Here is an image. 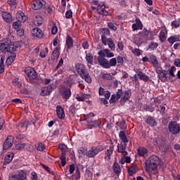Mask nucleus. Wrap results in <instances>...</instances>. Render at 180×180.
Instances as JSON below:
<instances>
[{
  "mask_svg": "<svg viewBox=\"0 0 180 180\" xmlns=\"http://www.w3.org/2000/svg\"><path fill=\"white\" fill-rule=\"evenodd\" d=\"M27 175L23 170H20L18 174H13L9 177V180H26Z\"/></svg>",
  "mask_w": 180,
  "mask_h": 180,
  "instance_id": "obj_10",
  "label": "nucleus"
},
{
  "mask_svg": "<svg viewBox=\"0 0 180 180\" xmlns=\"http://www.w3.org/2000/svg\"><path fill=\"white\" fill-rule=\"evenodd\" d=\"M136 172H137V165L132 164L128 169L129 175H130V176H133Z\"/></svg>",
  "mask_w": 180,
  "mask_h": 180,
  "instance_id": "obj_35",
  "label": "nucleus"
},
{
  "mask_svg": "<svg viewBox=\"0 0 180 180\" xmlns=\"http://www.w3.org/2000/svg\"><path fill=\"white\" fill-rule=\"evenodd\" d=\"M75 68L82 79H84L87 84H92V78L89 75V72L86 70V68H85V65L77 63L75 65Z\"/></svg>",
  "mask_w": 180,
  "mask_h": 180,
  "instance_id": "obj_1",
  "label": "nucleus"
},
{
  "mask_svg": "<svg viewBox=\"0 0 180 180\" xmlns=\"http://www.w3.org/2000/svg\"><path fill=\"white\" fill-rule=\"evenodd\" d=\"M168 130L173 136H179L180 134V124L176 121L169 122Z\"/></svg>",
  "mask_w": 180,
  "mask_h": 180,
  "instance_id": "obj_5",
  "label": "nucleus"
},
{
  "mask_svg": "<svg viewBox=\"0 0 180 180\" xmlns=\"http://www.w3.org/2000/svg\"><path fill=\"white\" fill-rule=\"evenodd\" d=\"M103 79H108V81H110L112 79V75L110 74L104 73L102 75Z\"/></svg>",
  "mask_w": 180,
  "mask_h": 180,
  "instance_id": "obj_58",
  "label": "nucleus"
},
{
  "mask_svg": "<svg viewBox=\"0 0 180 180\" xmlns=\"http://www.w3.org/2000/svg\"><path fill=\"white\" fill-rule=\"evenodd\" d=\"M112 169H113V172H115L116 175H119V174L122 172V169H120V165H119V163H117V162H114L112 165Z\"/></svg>",
  "mask_w": 180,
  "mask_h": 180,
  "instance_id": "obj_36",
  "label": "nucleus"
},
{
  "mask_svg": "<svg viewBox=\"0 0 180 180\" xmlns=\"http://www.w3.org/2000/svg\"><path fill=\"white\" fill-rule=\"evenodd\" d=\"M157 47H158V43L151 42L150 46H149V49H151L152 50H155L157 49Z\"/></svg>",
  "mask_w": 180,
  "mask_h": 180,
  "instance_id": "obj_61",
  "label": "nucleus"
},
{
  "mask_svg": "<svg viewBox=\"0 0 180 180\" xmlns=\"http://www.w3.org/2000/svg\"><path fill=\"white\" fill-rule=\"evenodd\" d=\"M60 94L63 99L68 101V99L71 98V89L65 87L62 88L60 89Z\"/></svg>",
  "mask_w": 180,
  "mask_h": 180,
  "instance_id": "obj_13",
  "label": "nucleus"
},
{
  "mask_svg": "<svg viewBox=\"0 0 180 180\" xmlns=\"http://www.w3.org/2000/svg\"><path fill=\"white\" fill-rule=\"evenodd\" d=\"M31 179L32 180H39V177L37 176V173L35 172H32L31 173Z\"/></svg>",
  "mask_w": 180,
  "mask_h": 180,
  "instance_id": "obj_63",
  "label": "nucleus"
},
{
  "mask_svg": "<svg viewBox=\"0 0 180 180\" xmlns=\"http://www.w3.org/2000/svg\"><path fill=\"white\" fill-rule=\"evenodd\" d=\"M101 41L104 46H106L108 44V38L105 35H101Z\"/></svg>",
  "mask_w": 180,
  "mask_h": 180,
  "instance_id": "obj_64",
  "label": "nucleus"
},
{
  "mask_svg": "<svg viewBox=\"0 0 180 180\" xmlns=\"http://www.w3.org/2000/svg\"><path fill=\"white\" fill-rule=\"evenodd\" d=\"M31 32L32 36L38 37V39H42L43 36H44V33L39 27L34 28Z\"/></svg>",
  "mask_w": 180,
  "mask_h": 180,
  "instance_id": "obj_22",
  "label": "nucleus"
},
{
  "mask_svg": "<svg viewBox=\"0 0 180 180\" xmlns=\"http://www.w3.org/2000/svg\"><path fill=\"white\" fill-rule=\"evenodd\" d=\"M13 153H8L5 157V162L6 164H11V162H12V160H13Z\"/></svg>",
  "mask_w": 180,
  "mask_h": 180,
  "instance_id": "obj_43",
  "label": "nucleus"
},
{
  "mask_svg": "<svg viewBox=\"0 0 180 180\" xmlns=\"http://www.w3.org/2000/svg\"><path fill=\"white\" fill-rule=\"evenodd\" d=\"M153 105H155V108H160V105H161V100L156 97L154 98Z\"/></svg>",
  "mask_w": 180,
  "mask_h": 180,
  "instance_id": "obj_48",
  "label": "nucleus"
},
{
  "mask_svg": "<svg viewBox=\"0 0 180 180\" xmlns=\"http://www.w3.org/2000/svg\"><path fill=\"white\" fill-rule=\"evenodd\" d=\"M150 140H152L153 141H155L158 147H159L160 150H161L162 151H167V150H168V146L165 142V139L162 138H158V139H151Z\"/></svg>",
  "mask_w": 180,
  "mask_h": 180,
  "instance_id": "obj_8",
  "label": "nucleus"
},
{
  "mask_svg": "<svg viewBox=\"0 0 180 180\" xmlns=\"http://www.w3.org/2000/svg\"><path fill=\"white\" fill-rule=\"evenodd\" d=\"M97 12L99 15H103L104 16H108L109 15V12L106 11V6H105V4H103L98 5Z\"/></svg>",
  "mask_w": 180,
  "mask_h": 180,
  "instance_id": "obj_23",
  "label": "nucleus"
},
{
  "mask_svg": "<svg viewBox=\"0 0 180 180\" xmlns=\"http://www.w3.org/2000/svg\"><path fill=\"white\" fill-rule=\"evenodd\" d=\"M124 95V92H123V90L122 89H119L116 94H114L111 96L110 99V103H115L116 101H118Z\"/></svg>",
  "mask_w": 180,
  "mask_h": 180,
  "instance_id": "obj_11",
  "label": "nucleus"
},
{
  "mask_svg": "<svg viewBox=\"0 0 180 180\" xmlns=\"http://www.w3.org/2000/svg\"><path fill=\"white\" fill-rule=\"evenodd\" d=\"M66 46L68 49H70L74 47V39L70 35H67L66 37Z\"/></svg>",
  "mask_w": 180,
  "mask_h": 180,
  "instance_id": "obj_32",
  "label": "nucleus"
},
{
  "mask_svg": "<svg viewBox=\"0 0 180 180\" xmlns=\"http://www.w3.org/2000/svg\"><path fill=\"white\" fill-rule=\"evenodd\" d=\"M127 147V144L121 142L120 143L117 144V152L120 153L123 157H126L127 154V151H126V148Z\"/></svg>",
  "mask_w": 180,
  "mask_h": 180,
  "instance_id": "obj_17",
  "label": "nucleus"
},
{
  "mask_svg": "<svg viewBox=\"0 0 180 180\" xmlns=\"http://www.w3.org/2000/svg\"><path fill=\"white\" fill-rule=\"evenodd\" d=\"M2 18L5 22H7V23H11V22H12V15L8 12H4L2 13Z\"/></svg>",
  "mask_w": 180,
  "mask_h": 180,
  "instance_id": "obj_34",
  "label": "nucleus"
},
{
  "mask_svg": "<svg viewBox=\"0 0 180 180\" xmlns=\"http://www.w3.org/2000/svg\"><path fill=\"white\" fill-rule=\"evenodd\" d=\"M175 71H176V68H175V66H172L169 70V75H170V77H175V73H174L175 72Z\"/></svg>",
  "mask_w": 180,
  "mask_h": 180,
  "instance_id": "obj_49",
  "label": "nucleus"
},
{
  "mask_svg": "<svg viewBox=\"0 0 180 180\" xmlns=\"http://www.w3.org/2000/svg\"><path fill=\"white\" fill-rule=\"evenodd\" d=\"M0 50L2 53H13L16 50V46L12 44L11 39H4L1 41Z\"/></svg>",
  "mask_w": 180,
  "mask_h": 180,
  "instance_id": "obj_2",
  "label": "nucleus"
},
{
  "mask_svg": "<svg viewBox=\"0 0 180 180\" xmlns=\"http://www.w3.org/2000/svg\"><path fill=\"white\" fill-rule=\"evenodd\" d=\"M61 48L60 46H57L54 49L53 51L52 52V55L51 56V60H58L60 58V50Z\"/></svg>",
  "mask_w": 180,
  "mask_h": 180,
  "instance_id": "obj_27",
  "label": "nucleus"
},
{
  "mask_svg": "<svg viewBox=\"0 0 180 180\" xmlns=\"http://www.w3.org/2000/svg\"><path fill=\"white\" fill-rule=\"evenodd\" d=\"M116 64H117V60L116 58H111L110 60V61L108 60V69L110 68V67H115V65H116Z\"/></svg>",
  "mask_w": 180,
  "mask_h": 180,
  "instance_id": "obj_45",
  "label": "nucleus"
},
{
  "mask_svg": "<svg viewBox=\"0 0 180 180\" xmlns=\"http://www.w3.org/2000/svg\"><path fill=\"white\" fill-rule=\"evenodd\" d=\"M44 5V1L36 0L31 5V8H32V9H34V11H39V9H41V8H43Z\"/></svg>",
  "mask_w": 180,
  "mask_h": 180,
  "instance_id": "obj_19",
  "label": "nucleus"
},
{
  "mask_svg": "<svg viewBox=\"0 0 180 180\" xmlns=\"http://www.w3.org/2000/svg\"><path fill=\"white\" fill-rule=\"evenodd\" d=\"M98 63L99 65L103 67V68H107L108 69V60L106 59V58L103 57H98L97 58Z\"/></svg>",
  "mask_w": 180,
  "mask_h": 180,
  "instance_id": "obj_25",
  "label": "nucleus"
},
{
  "mask_svg": "<svg viewBox=\"0 0 180 180\" xmlns=\"http://www.w3.org/2000/svg\"><path fill=\"white\" fill-rule=\"evenodd\" d=\"M25 72L27 75V77L30 81H34V79L37 78V73L36 72V70L31 67L25 68Z\"/></svg>",
  "mask_w": 180,
  "mask_h": 180,
  "instance_id": "obj_9",
  "label": "nucleus"
},
{
  "mask_svg": "<svg viewBox=\"0 0 180 180\" xmlns=\"http://www.w3.org/2000/svg\"><path fill=\"white\" fill-rule=\"evenodd\" d=\"M146 123L148 124V126H150V127H155V126H157V122L155 121V119L151 116H148L146 120Z\"/></svg>",
  "mask_w": 180,
  "mask_h": 180,
  "instance_id": "obj_28",
  "label": "nucleus"
},
{
  "mask_svg": "<svg viewBox=\"0 0 180 180\" xmlns=\"http://www.w3.org/2000/svg\"><path fill=\"white\" fill-rule=\"evenodd\" d=\"M103 151V146L98 145L96 146H92L89 150L86 152V155L89 158H94L98 155V153Z\"/></svg>",
  "mask_w": 180,
  "mask_h": 180,
  "instance_id": "obj_4",
  "label": "nucleus"
},
{
  "mask_svg": "<svg viewBox=\"0 0 180 180\" xmlns=\"http://www.w3.org/2000/svg\"><path fill=\"white\" fill-rule=\"evenodd\" d=\"M160 165V158L153 155L150 156L146 162V171H155Z\"/></svg>",
  "mask_w": 180,
  "mask_h": 180,
  "instance_id": "obj_3",
  "label": "nucleus"
},
{
  "mask_svg": "<svg viewBox=\"0 0 180 180\" xmlns=\"http://www.w3.org/2000/svg\"><path fill=\"white\" fill-rule=\"evenodd\" d=\"M100 32L102 33L101 36H109L110 34V31L108 28H102Z\"/></svg>",
  "mask_w": 180,
  "mask_h": 180,
  "instance_id": "obj_47",
  "label": "nucleus"
},
{
  "mask_svg": "<svg viewBox=\"0 0 180 180\" xmlns=\"http://www.w3.org/2000/svg\"><path fill=\"white\" fill-rule=\"evenodd\" d=\"M139 36H141V37H143V39H148V34H150V32L147 30V29L144 28L142 32H140L139 33Z\"/></svg>",
  "mask_w": 180,
  "mask_h": 180,
  "instance_id": "obj_44",
  "label": "nucleus"
},
{
  "mask_svg": "<svg viewBox=\"0 0 180 180\" xmlns=\"http://www.w3.org/2000/svg\"><path fill=\"white\" fill-rule=\"evenodd\" d=\"M85 60L87 64H90V65H94V55L91 53H86Z\"/></svg>",
  "mask_w": 180,
  "mask_h": 180,
  "instance_id": "obj_38",
  "label": "nucleus"
},
{
  "mask_svg": "<svg viewBox=\"0 0 180 180\" xmlns=\"http://www.w3.org/2000/svg\"><path fill=\"white\" fill-rule=\"evenodd\" d=\"M137 155L139 157L146 158V157H148V150L145 147H139L137 149Z\"/></svg>",
  "mask_w": 180,
  "mask_h": 180,
  "instance_id": "obj_20",
  "label": "nucleus"
},
{
  "mask_svg": "<svg viewBox=\"0 0 180 180\" xmlns=\"http://www.w3.org/2000/svg\"><path fill=\"white\" fill-rule=\"evenodd\" d=\"M130 98H131V91H125L124 96L121 98L120 101V105H122V106H124V105H125L126 102H127V101H129Z\"/></svg>",
  "mask_w": 180,
  "mask_h": 180,
  "instance_id": "obj_15",
  "label": "nucleus"
},
{
  "mask_svg": "<svg viewBox=\"0 0 180 180\" xmlns=\"http://www.w3.org/2000/svg\"><path fill=\"white\" fill-rule=\"evenodd\" d=\"M149 63L152 64L153 67L155 68V70L161 68L157 56L154 54L149 56Z\"/></svg>",
  "mask_w": 180,
  "mask_h": 180,
  "instance_id": "obj_12",
  "label": "nucleus"
},
{
  "mask_svg": "<svg viewBox=\"0 0 180 180\" xmlns=\"http://www.w3.org/2000/svg\"><path fill=\"white\" fill-rule=\"evenodd\" d=\"M171 26H172V27H175V29H178V27H179L180 26V21H178V20L172 21Z\"/></svg>",
  "mask_w": 180,
  "mask_h": 180,
  "instance_id": "obj_53",
  "label": "nucleus"
},
{
  "mask_svg": "<svg viewBox=\"0 0 180 180\" xmlns=\"http://www.w3.org/2000/svg\"><path fill=\"white\" fill-rule=\"evenodd\" d=\"M56 114L58 119H60V120H63V119L65 117V114L64 113V109L61 105H58L56 107Z\"/></svg>",
  "mask_w": 180,
  "mask_h": 180,
  "instance_id": "obj_24",
  "label": "nucleus"
},
{
  "mask_svg": "<svg viewBox=\"0 0 180 180\" xmlns=\"http://www.w3.org/2000/svg\"><path fill=\"white\" fill-rule=\"evenodd\" d=\"M63 64H64V60L63 59V58H61L58 63L57 64L56 67L55 68V71H57V70H58L60 67H63Z\"/></svg>",
  "mask_w": 180,
  "mask_h": 180,
  "instance_id": "obj_55",
  "label": "nucleus"
},
{
  "mask_svg": "<svg viewBox=\"0 0 180 180\" xmlns=\"http://www.w3.org/2000/svg\"><path fill=\"white\" fill-rule=\"evenodd\" d=\"M88 126H91V127H100L101 123L98 120H87Z\"/></svg>",
  "mask_w": 180,
  "mask_h": 180,
  "instance_id": "obj_30",
  "label": "nucleus"
},
{
  "mask_svg": "<svg viewBox=\"0 0 180 180\" xmlns=\"http://www.w3.org/2000/svg\"><path fill=\"white\" fill-rule=\"evenodd\" d=\"M37 150L38 151H44V150H46V146L42 143H39L37 146Z\"/></svg>",
  "mask_w": 180,
  "mask_h": 180,
  "instance_id": "obj_50",
  "label": "nucleus"
},
{
  "mask_svg": "<svg viewBox=\"0 0 180 180\" xmlns=\"http://www.w3.org/2000/svg\"><path fill=\"white\" fill-rule=\"evenodd\" d=\"M20 23H22V21H19V20L13 22V29H15V30H18V29H19V27L20 26Z\"/></svg>",
  "mask_w": 180,
  "mask_h": 180,
  "instance_id": "obj_52",
  "label": "nucleus"
},
{
  "mask_svg": "<svg viewBox=\"0 0 180 180\" xmlns=\"http://www.w3.org/2000/svg\"><path fill=\"white\" fill-rule=\"evenodd\" d=\"M113 150H115V146L111 144L107 151L105 152V158L107 160H110V155L113 154Z\"/></svg>",
  "mask_w": 180,
  "mask_h": 180,
  "instance_id": "obj_31",
  "label": "nucleus"
},
{
  "mask_svg": "<svg viewBox=\"0 0 180 180\" xmlns=\"http://www.w3.org/2000/svg\"><path fill=\"white\" fill-rule=\"evenodd\" d=\"M155 72L158 74V78H159L162 82H167L171 79V78L168 77V71L162 69V67L156 69Z\"/></svg>",
  "mask_w": 180,
  "mask_h": 180,
  "instance_id": "obj_6",
  "label": "nucleus"
},
{
  "mask_svg": "<svg viewBox=\"0 0 180 180\" xmlns=\"http://www.w3.org/2000/svg\"><path fill=\"white\" fill-rule=\"evenodd\" d=\"M117 61L118 64H120L121 65H123V64H124V59L120 56H117Z\"/></svg>",
  "mask_w": 180,
  "mask_h": 180,
  "instance_id": "obj_59",
  "label": "nucleus"
},
{
  "mask_svg": "<svg viewBox=\"0 0 180 180\" xmlns=\"http://www.w3.org/2000/svg\"><path fill=\"white\" fill-rule=\"evenodd\" d=\"M98 57H103L105 58V57H107V58H112V57H115V54L113 53L110 52V50L105 49L104 50H101L98 53Z\"/></svg>",
  "mask_w": 180,
  "mask_h": 180,
  "instance_id": "obj_14",
  "label": "nucleus"
},
{
  "mask_svg": "<svg viewBox=\"0 0 180 180\" xmlns=\"http://www.w3.org/2000/svg\"><path fill=\"white\" fill-rule=\"evenodd\" d=\"M66 19H71L72 18V11L71 10H68L65 13Z\"/></svg>",
  "mask_w": 180,
  "mask_h": 180,
  "instance_id": "obj_62",
  "label": "nucleus"
},
{
  "mask_svg": "<svg viewBox=\"0 0 180 180\" xmlns=\"http://www.w3.org/2000/svg\"><path fill=\"white\" fill-rule=\"evenodd\" d=\"M16 19L19 22H22V23H25V22H26V20H27L28 17H27V15H25V13H23V11H19L16 13Z\"/></svg>",
  "mask_w": 180,
  "mask_h": 180,
  "instance_id": "obj_21",
  "label": "nucleus"
},
{
  "mask_svg": "<svg viewBox=\"0 0 180 180\" xmlns=\"http://www.w3.org/2000/svg\"><path fill=\"white\" fill-rule=\"evenodd\" d=\"M75 176L77 180L81 179V173L79 172V168L78 167L76 168V172H75Z\"/></svg>",
  "mask_w": 180,
  "mask_h": 180,
  "instance_id": "obj_60",
  "label": "nucleus"
},
{
  "mask_svg": "<svg viewBox=\"0 0 180 180\" xmlns=\"http://www.w3.org/2000/svg\"><path fill=\"white\" fill-rule=\"evenodd\" d=\"M167 41H169L170 44H174L176 41H180L179 35H174L169 37Z\"/></svg>",
  "mask_w": 180,
  "mask_h": 180,
  "instance_id": "obj_40",
  "label": "nucleus"
},
{
  "mask_svg": "<svg viewBox=\"0 0 180 180\" xmlns=\"http://www.w3.org/2000/svg\"><path fill=\"white\" fill-rule=\"evenodd\" d=\"M59 148L60 149L61 153H67V150H68V148L65 144H60Z\"/></svg>",
  "mask_w": 180,
  "mask_h": 180,
  "instance_id": "obj_51",
  "label": "nucleus"
},
{
  "mask_svg": "<svg viewBox=\"0 0 180 180\" xmlns=\"http://www.w3.org/2000/svg\"><path fill=\"white\" fill-rule=\"evenodd\" d=\"M47 54H49V49L45 48L40 52V57L41 58H46V57L47 56Z\"/></svg>",
  "mask_w": 180,
  "mask_h": 180,
  "instance_id": "obj_46",
  "label": "nucleus"
},
{
  "mask_svg": "<svg viewBox=\"0 0 180 180\" xmlns=\"http://www.w3.org/2000/svg\"><path fill=\"white\" fill-rule=\"evenodd\" d=\"M107 41L109 49H110L112 51H115L116 50V46H115V43H113L112 38H108Z\"/></svg>",
  "mask_w": 180,
  "mask_h": 180,
  "instance_id": "obj_41",
  "label": "nucleus"
},
{
  "mask_svg": "<svg viewBox=\"0 0 180 180\" xmlns=\"http://www.w3.org/2000/svg\"><path fill=\"white\" fill-rule=\"evenodd\" d=\"M56 88L57 86H56L54 84H50L48 86H44L41 88L40 95L41 96H47L50 95V94H51V92H53V91H54V89Z\"/></svg>",
  "mask_w": 180,
  "mask_h": 180,
  "instance_id": "obj_7",
  "label": "nucleus"
},
{
  "mask_svg": "<svg viewBox=\"0 0 180 180\" xmlns=\"http://www.w3.org/2000/svg\"><path fill=\"white\" fill-rule=\"evenodd\" d=\"M136 23H134L132 25V29L133 31H136V30H139L140 29V30H141L143 29V23H141V20H140V18H136L135 20Z\"/></svg>",
  "mask_w": 180,
  "mask_h": 180,
  "instance_id": "obj_26",
  "label": "nucleus"
},
{
  "mask_svg": "<svg viewBox=\"0 0 180 180\" xmlns=\"http://www.w3.org/2000/svg\"><path fill=\"white\" fill-rule=\"evenodd\" d=\"M14 138L12 136H8L3 145V150H8L13 146Z\"/></svg>",
  "mask_w": 180,
  "mask_h": 180,
  "instance_id": "obj_16",
  "label": "nucleus"
},
{
  "mask_svg": "<svg viewBox=\"0 0 180 180\" xmlns=\"http://www.w3.org/2000/svg\"><path fill=\"white\" fill-rule=\"evenodd\" d=\"M168 33V31H167V28H165L164 30H162L159 34V39L161 41V43H164L165 40H167V34Z\"/></svg>",
  "mask_w": 180,
  "mask_h": 180,
  "instance_id": "obj_29",
  "label": "nucleus"
},
{
  "mask_svg": "<svg viewBox=\"0 0 180 180\" xmlns=\"http://www.w3.org/2000/svg\"><path fill=\"white\" fill-rule=\"evenodd\" d=\"M131 52L135 56H137V57H140V56L141 54V52L140 49H134L131 50Z\"/></svg>",
  "mask_w": 180,
  "mask_h": 180,
  "instance_id": "obj_57",
  "label": "nucleus"
},
{
  "mask_svg": "<svg viewBox=\"0 0 180 180\" xmlns=\"http://www.w3.org/2000/svg\"><path fill=\"white\" fill-rule=\"evenodd\" d=\"M15 58H16V53H13L11 56L7 58L6 61L7 65H11L12 63L15 61Z\"/></svg>",
  "mask_w": 180,
  "mask_h": 180,
  "instance_id": "obj_42",
  "label": "nucleus"
},
{
  "mask_svg": "<svg viewBox=\"0 0 180 180\" xmlns=\"http://www.w3.org/2000/svg\"><path fill=\"white\" fill-rule=\"evenodd\" d=\"M119 137L120 140H122V143H129V139H127V136H126V133L124 131H120L119 134Z\"/></svg>",
  "mask_w": 180,
  "mask_h": 180,
  "instance_id": "obj_39",
  "label": "nucleus"
},
{
  "mask_svg": "<svg viewBox=\"0 0 180 180\" xmlns=\"http://www.w3.org/2000/svg\"><path fill=\"white\" fill-rule=\"evenodd\" d=\"M25 146H26V143H18L15 145V148L20 150H25Z\"/></svg>",
  "mask_w": 180,
  "mask_h": 180,
  "instance_id": "obj_56",
  "label": "nucleus"
},
{
  "mask_svg": "<svg viewBox=\"0 0 180 180\" xmlns=\"http://www.w3.org/2000/svg\"><path fill=\"white\" fill-rule=\"evenodd\" d=\"M105 98H101V103H103V105H108V100L109 98H110V92L109 91H106L104 94Z\"/></svg>",
  "mask_w": 180,
  "mask_h": 180,
  "instance_id": "obj_37",
  "label": "nucleus"
},
{
  "mask_svg": "<svg viewBox=\"0 0 180 180\" xmlns=\"http://www.w3.org/2000/svg\"><path fill=\"white\" fill-rule=\"evenodd\" d=\"M108 26L109 29L111 30H113L114 32H116L117 30V27L113 24V22H108Z\"/></svg>",
  "mask_w": 180,
  "mask_h": 180,
  "instance_id": "obj_54",
  "label": "nucleus"
},
{
  "mask_svg": "<svg viewBox=\"0 0 180 180\" xmlns=\"http://www.w3.org/2000/svg\"><path fill=\"white\" fill-rule=\"evenodd\" d=\"M135 72L141 81H143L144 82H150V77L146 75V73L140 71L139 70H136Z\"/></svg>",
  "mask_w": 180,
  "mask_h": 180,
  "instance_id": "obj_18",
  "label": "nucleus"
},
{
  "mask_svg": "<svg viewBox=\"0 0 180 180\" xmlns=\"http://www.w3.org/2000/svg\"><path fill=\"white\" fill-rule=\"evenodd\" d=\"M34 23L36 26H41L43 25V18L39 15H35L34 17Z\"/></svg>",
  "mask_w": 180,
  "mask_h": 180,
  "instance_id": "obj_33",
  "label": "nucleus"
}]
</instances>
